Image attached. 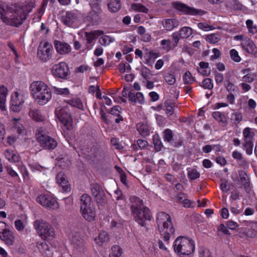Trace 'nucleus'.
I'll return each mask as SVG.
<instances>
[{
    "instance_id": "nucleus-52",
    "label": "nucleus",
    "mask_w": 257,
    "mask_h": 257,
    "mask_svg": "<svg viewBox=\"0 0 257 257\" xmlns=\"http://www.w3.org/2000/svg\"><path fill=\"white\" fill-rule=\"evenodd\" d=\"M213 117L217 121L220 122H225V117L220 112L215 111L212 114Z\"/></svg>"
},
{
    "instance_id": "nucleus-43",
    "label": "nucleus",
    "mask_w": 257,
    "mask_h": 257,
    "mask_svg": "<svg viewBox=\"0 0 257 257\" xmlns=\"http://www.w3.org/2000/svg\"><path fill=\"white\" fill-rule=\"evenodd\" d=\"M226 88L229 93H236L238 91L237 86L232 83L229 81H226V83L225 84Z\"/></svg>"
},
{
    "instance_id": "nucleus-56",
    "label": "nucleus",
    "mask_w": 257,
    "mask_h": 257,
    "mask_svg": "<svg viewBox=\"0 0 257 257\" xmlns=\"http://www.w3.org/2000/svg\"><path fill=\"white\" fill-rule=\"evenodd\" d=\"M161 44L163 46V49L167 51L171 49V42L170 40H162Z\"/></svg>"
},
{
    "instance_id": "nucleus-24",
    "label": "nucleus",
    "mask_w": 257,
    "mask_h": 257,
    "mask_svg": "<svg viewBox=\"0 0 257 257\" xmlns=\"http://www.w3.org/2000/svg\"><path fill=\"white\" fill-rule=\"evenodd\" d=\"M239 176L245 192L246 193H249L251 191V187L249 179L246 173L243 171H239Z\"/></svg>"
},
{
    "instance_id": "nucleus-5",
    "label": "nucleus",
    "mask_w": 257,
    "mask_h": 257,
    "mask_svg": "<svg viewBox=\"0 0 257 257\" xmlns=\"http://www.w3.org/2000/svg\"><path fill=\"white\" fill-rule=\"evenodd\" d=\"M174 249L179 255H189L194 250V242L192 239L180 236L176 239Z\"/></svg>"
},
{
    "instance_id": "nucleus-36",
    "label": "nucleus",
    "mask_w": 257,
    "mask_h": 257,
    "mask_svg": "<svg viewBox=\"0 0 257 257\" xmlns=\"http://www.w3.org/2000/svg\"><path fill=\"white\" fill-rule=\"evenodd\" d=\"M187 175L189 179L192 181L198 179L200 177V173L195 168H188Z\"/></svg>"
},
{
    "instance_id": "nucleus-49",
    "label": "nucleus",
    "mask_w": 257,
    "mask_h": 257,
    "mask_svg": "<svg viewBox=\"0 0 257 257\" xmlns=\"http://www.w3.org/2000/svg\"><path fill=\"white\" fill-rule=\"evenodd\" d=\"M112 252L110 254H114V256H120L122 252V248L117 245H113L111 247Z\"/></svg>"
},
{
    "instance_id": "nucleus-14",
    "label": "nucleus",
    "mask_w": 257,
    "mask_h": 257,
    "mask_svg": "<svg viewBox=\"0 0 257 257\" xmlns=\"http://www.w3.org/2000/svg\"><path fill=\"white\" fill-rule=\"evenodd\" d=\"M135 217V220L142 226H145V220H150L152 218L150 211L148 207H143L140 211L132 213Z\"/></svg>"
},
{
    "instance_id": "nucleus-10",
    "label": "nucleus",
    "mask_w": 257,
    "mask_h": 257,
    "mask_svg": "<svg viewBox=\"0 0 257 257\" xmlns=\"http://www.w3.org/2000/svg\"><path fill=\"white\" fill-rule=\"evenodd\" d=\"M37 201L45 207L51 209L59 208V204L55 199L49 194H41L37 198Z\"/></svg>"
},
{
    "instance_id": "nucleus-60",
    "label": "nucleus",
    "mask_w": 257,
    "mask_h": 257,
    "mask_svg": "<svg viewBox=\"0 0 257 257\" xmlns=\"http://www.w3.org/2000/svg\"><path fill=\"white\" fill-rule=\"evenodd\" d=\"M215 80L217 84H220L223 81V75L222 73H218L216 71H214Z\"/></svg>"
},
{
    "instance_id": "nucleus-38",
    "label": "nucleus",
    "mask_w": 257,
    "mask_h": 257,
    "mask_svg": "<svg viewBox=\"0 0 257 257\" xmlns=\"http://www.w3.org/2000/svg\"><path fill=\"white\" fill-rule=\"evenodd\" d=\"M254 133L251 131V129L249 127H245L243 131V136L244 137V141L248 140H252Z\"/></svg>"
},
{
    "instance_id": "nucleus-17",
    "label": "nucleus",
    "mask_w": 257,
    "mask_h": 257,
    "mask_svg": "<svg viewBox=\"0 0 257 257\" xmlns=\"http://www.w3.org/2000/svg\"><path fill=\"white\" fill-rule=\"evenodd\" d=\"M24 99L22 95L16 92L12 95L11 100V109L15 112H19L22 108Z\"/></svg>"
},
{
    "instance_id": "nucleus-40",
    "label": "nucleus",
    "mask_w": 257,
    "mask_h": 257,
    "mask_svg": "<svg viewBox=\"0 0 257 257\" xmlns=\"http://www.w3.org/2000/svg\"><path fill=\"white\" fill-rule=\"evenodd\" d=\"M114 39L111 38L109 36L104 35L101 37L99 39V43L102 46H106L109 45L110 43L113 42Z\"/></svg>"
},
{
    "instance_id": "nucleus-23",
    "label": "nucleus",
    "mask_w": 257,
    "mask_h": 257,
    "mask_svg": "<svg viewBox=\"0 0 257 257\" xmlns=\"http://www.w3.org/2000/svg\"><path fill=\"white\" fill-rule=\"evenodd\" d=\"M162 25L167 31H171L179 25V22L176 19H167L162 21Z\"/></svg>"
},
{
    "instance_id": "nucleus-29",
    "label": "nucleus",
    "mask_w": 257,
    "mask_h": 257,
    "mask_svg": "<svg viewBox=\"0 0 257 257\" xmlns=\"http://www.w3.org/2000/svg\"><path fill=\"white\" fill-rule=\"evenodd\" d=\"M7 88L4 85L0 86V108L3 110L5 107V102L7 95Z\"/></svg>"
},
{
    "instance_id": "nucleus-21",
    "label": "nucleus",
    "mask_w": 257,
    "mask_h": 257,
    "mask_svg": "<svg viewBox=\"0 0 257 257\" xmlns=\"http://www.w3.org/2000/svg\"><path fill=\"white\" fill-rule=\"evenodd\" d=\"M71 242L73 247L78 251H84L85 248V243L83 240L78 234H75L71 239Z\"/></svg>"
},
{
    "instance_id": "nucleus-26",
    "label": "nucleus",
    "mask_w": 257,
    "mask_h": 257,
    "mask_svg": "<svg viewBox=\"0 0 257 257\" xmlns=\"http://www.w3.org/2000/svg\"><path fill=\"white\" fill-rule=\"evenodd\" d=\"M56 180L58 184L62 186L64 191H67L69 189L67 184L68 181L66 179L65 175L63 173H59L56 176Z\"/></svg>"
},
{
    "instance_id": "nucleus-63",
    "label": "nucleus",
    "mask_w": 257,
    "mask_h": 257,
    "mask_svg": "<svg viewBox=\"0 0 257 257\" xmlns=\"http://www.w3.org/2000/svg\"><path fill=\"white\" fill-rule=\"evenodd\" d=\"M118 108L121 109L118 106H114L110 110L109 113L112 115L117 116L120 115V111L118 109Z\"/></svg>"
},
{
    "instance_id": "nucleus-61",
    "label": "nucleus",
    "mask_w": 257,
    "mask_h": 257,
    "mask_svg": "<svg viewBox=\"0 0 257 257\" xmlns=\"http://www.w3.org/2000/svg\"><path fill=\"white\" fill-rule=\"evenodd\" d=\"M220 188L222 191L225 192H227L229 190L230 188L227 180H225L221 182L220 184Z\"/></svg>"
},
{
    "instance_id": "nucleus-35",
    "label": "nucleus",
    "mask_w": 257,
    "mask_h": 257,
    "mask_svg": "<svg viewBox=\"0 0 257 257\" xmlns=\"http://www.w3.org/2000/svg\"><path fill=\"white\" fill-rule=\"evenodd\" d=\"M109 240V237L108 233L104 231H101L99 232L98 237L95 239L97 243L108 242Z\"/></svg>"
},
{
    "instance_id": "nucleus-53",
    "label": "nucleus",
    "mask_w": 257,
    "mask_h": 257,
    "mask_svg": "<svg viewBox=\"0 0 257 257\" xmlns=\"http://www.w3.org/2000/svg\"><path fill=\"white\" fill-rule=\"evenodd\" d=\"M230 55L232 60L235 62H239L241 60L240 56L238 55L237 51L235 49H231L230 51Z\"/></svg>"
},
{
    "instance_id": "nucleus-47",
    "label": "nucleus",
    "mask_w": 257,
    "mask_h": 257,
    "mask_svg": "<svg viewBox=\"0 0 257 257\" xmlns=\"http://www.w3.org/2000/svg\"><path fill=\"white\" fill-rule=\"evenodd\" d=\"M204 89L211 90L213 87L212 80L211 78H207L203 80L201 85Z\"/></svg>"
},
{
    "instance_id": "nucleus-7",
    "label": "nucleus",
    "mask_w": 257,
    "mask_h": 257,
    "mask_svg": "<svg viewBox=\"0 0 257 257\" xmlns=\"http://www.w3.org/2000/svg\"><path fill=\"white\" fill-rule=\"evenodd\" d=\"M53 51L51 44L48 42H41L38 48V57L41 61L47 62L52 58Z\"/></svg>"
},
{
    "instance_id": "nucleus-16",
    "label": "nucleus",
    "mask_w": 257,
    "mask_h": 257,
    "mask_svg": "<svg viewBox=\"0 0 257 257\" xmlns=\"http://www.w3.org/2000/svg\"><path fill=\"white\" fill-rule=\"evenodd\" d=\"M78 20L77 13L73 11H67L61 17L62 22L69 27H74Z\"/></svg>"
},
{
    "instance_id": "nucleus-32",
    "label": "nucleus",
    "mask_w": 257,
    "mask_h": 257,
    "mask_svg": "<svg viewBox=\"0 0 257 257\" xmlns=\"http://www.w3.org/2000/svg\"><path fill=\"white\" fill-rule=\"evenodd\" d=\"M29 113L31 117L36 121H43L44 120V117L38 109H32L30 111Z\"/></svg>"
},
{
    "instance_id": "nucleus-39",
    "label": "nucleus",
    "mask_w": 257,
    "mask_h": 257,
    "mask_svg": "<svg viewBox=\"0 0 257 257\" xmlns=\"http://www.w3.org/2000/svg\"><path fill=\"white\" fill-rule=\"evenodd\" d=\"M243 147L245 150L246 153L248 155H250L251 154H252L253 147V140H248L247 141H244Z\"/></svg>"
},
{
    "instance_id": "nucleus-27",
    "label": "nucleus",
    "mask_w": 257,
    "mask_h": 257,
    "mask_svg": "<svg viewBox=\"0 0 257 257\" xmlns=\"http://www.w3.org/2000/svg\"><path fill=\"white\" fill-rule=\"evenodd\" d=\"M103 34L102 31H93L90 33L86 32L85 34L86 38L87 47H88V44H90L94 40H95L97 37Z\"/></svg>"
},
{
    "instance_id": "nucleus-41",
    "label": "nucleus",
    "mask_w": 257,
    "mask_h": 257,
    "mask_svg": "<svg viewBox=\"0 0 257 257\" xmlns=\"http://www.w3.org/2000/svg\"><path fill=\"white\" fill-rule=\"evenodd\" d=\"M132 8L136 11L146 14L148 13L149 11L148 9L141 4H133L132 5Z\"/></svg>"
},
{
    "instance_id": "nucleus-46",
    "label": "nucleus",
    "mask_w": 257,
    "mask_h": 257,
    "mask_svg": "<svg viewBox=\"0 0 257 257\" xmlns=\"http://www.w3.org/2000/svg\"><path fill=\"white\" fill-rule=\"evenodd\" d=\"M141 74L146 81L150 79L153 76L150 70L146 67L142 68Z\"/></svg>"
},
{
    "instance_id": "nucleus-25",
    "label": "nucleus",
    "mask_w": 257,
    "mask_h": 257,
    "mask_svg": "<svg viewBox=\"0 0 257 257\" xmlns=\"http://www.w3.org/2000/svg\"><path fill=\"white\" fill-rule=\"evenodd\" d=\"M4 155L6 159L12 163L18 162L21 159L19 154L11 150H6L4 152Z\"/></svg>"
},
{
    "instance_id": "nucleus-15",
    "label": "nucleus",
    "mask_w": 257,
    "mask_h": 257,
    "mask_svg": "<svg viewBox=\"0 0 257 257\" xmlns=\"http://www.w3.org/2000/svg\"><path fill=\"white\" fill-rule=\"evenodd\" d=\"M91 190L92 195L98 204H103L106 203L105 194L98 184L94 183L91 184Z\"/></svg>"
},
{
    "instance_id": "nucleus-42",
    "label": "nucleus",
    "mask_w": 257,
    "mask_h": 257,
    "mask_svg": "<svg viewBox=\"0 0 257 257\" xmlns=\"http://www.w3.org/2000/svg\"><path fill=\"white\" fill-rule=\"evenodd\" d=\"M246 25L249 33L253 35L257 33V26L253 25V21L251 20H247L246 21Z\"/></svg>"
},
{
    "instance_id": "nucleus-22",
    "label": "nucleus",
    "mask_w": 257,
    "mask_h": 257,
    "mask_svg": "<svg viewBox=\"0 0 257 257\" xmlns=\"http://www.w3.org/2000/svg\"><path fill=\"white\" fill-rule=\"evenodd\" d=\"M83 217L88 221H92L95 217V211L93 206L85 208L84 210H80Z\"/></svg>"
},
{
    "instance_id": "nucleus-30",
    "label": "nucleus",
    "mask_w": 257,
    "mask_h": 257,
    "mask_svg": "<svg viewBox=\"0 0 257 257\" xmlns=\"http://www.w3.org/2000/svg\"><path fill=\"white\" fill-rule=\"evenodd\" d=\"M107 7L111 12H117L120 9V2L119 0H109Z\"/></svg>"
},
{
    "instance_id": "nucleus-58",
    "label": "nucleus",
    "mask_w": 257,
    "mask_h": 257,
    "mask_svg": "<svg viewBox=\"0 0 257 257\" xmlns=\"http://www.w3.org/2000/svg\"><path fill=\"white\" fill-rule=\"evenodd\" d=\"M255 76L256 75L253 73H247L242 77V79L245 82L251 83L254 81Z\"/></svg>"
},
{
    "instance_id": "nucleus-48",
    "label": "nucleus",
    "mask_w": 257,
    "mask_h": 257,
    "mask_svg": "<svg viewBox=\"0 0 257 257\" xmlns=\"http://www.w3.org/2000/svg\"><path fill=\"white\" fill-rule=\"evenodd\" d=\"M164 140L167 142H170L173 139V133L170 129H166L163 132Z\"/></svg>"
},
{
    "instance_id": "nucleus-55",
    "label": "nucleus",
    "mask_w": 257,
    "mask_h": 257,
    "mask_svg": "<svg viewBox=\"0 0 257 257\" xmlns=\"http://www.w3.org/2000/svg\"><path fill=\"white\" fill-rule=\"evenodd\" d=\"M166 82L169 85H173L176 81V79L174 75L168 73L165 76Z\"/></svg>"
},
{
    "instance_id": "nucleus-20",
    "label": "nucleus",
    "mask_w": 257,
    "mask_h": 257,
    "mask_svg": "<svg viewBox=\"0 0 257 257\" xmlns=\"http://www.w3.org/2000/svg\"><path fill=\"white\" fill-rule=\"evenodd\" d=\"M130 200L131 201L130 208L132 213H135L143 209V202L140 198L136 196H132L130 197Z\"/></svg>"
},
{
    "instance_id": "nucleus-54",
    "label": "nucleus",
    "mask_w": 257,
    "mask_h": 257,
    "mask_svg": "<svg viewBox=\"0 0 257 257\" xmlns=\"http://www.w3.org/2000/svg\"><path fill=\"white\" fill-rule=\"evenodd\" d=\"M54 92L57 94H68L69 93V89L67 88H60L55 86L53 87Z\"/></svg>"
},
{
    "instance_id": "nucleus-13",
    "label": "nucleus",
    "mask_w": 257,
    "mask_h": 257,
    "mask_svg": "<svg viewBox=\"0 0 257 257\" xmlns=\"http://www.w3.org/2000/svg\"><path fill=\"white\" fill-rule=\"evenodd\" d=\"M52 71L55 76L62 79H66L69 73L67 64L63 62L54 65L52 68Z\"/></svg>"
},
{
    "instance_id": "nucleus-3",
    "label": "nucleus",
    "mask_w": 257,
    "mask_h": 257,
    "mask_svg": "<svg viewBox=\"0 0 257 257\" xmlns=\"http://www.w3.org/2000/svg\"><path fill=\"white\" fill-rule=\"evenodd\" d=\"M156 222L159 231L163 235L164 240L168 241L170 235L175 232L171 216L166 212H159L157 215Z\"/></svg>"
},
{
    "instance_id": "nucleus-11",
    "label": "nucleus",
    "mask_w": 257,
    "mask_h": 257,
    "mask_svg": "<svg viewBox=\"0 0 257 257\" xmlns=\"http://www.w3.org/2000/svg\"><path fill=\"white\" fill-rule=\"evenodd\" d=\"M91 11L89 13L88 17L94 23H98L100 20V15L102 12L101 5L96 1H91L89 3Z\"/></svg>"
},
{
    "instance_id": "nucleus-64",
    "label": "nucleus",
    "mask_w": 257,
    "mask_h": 257,
    "mask_svg": "<svg viewBox=\"0 0 257 257\" xmlns=\"http://www.w3.org/2000/svg\"><path fill=\"white\" fill-rule=\"evenodd\" d=\"M37 246L41 253H43L49 247L48 245L46 242L39 243Z\"/></svg>"
},
{
    "instance_id": "nucleus-19",
    "label": "nucleus",
    "mask_w": 257,
    "mask_h": 257,
    "mask_svg": "<svg viewBox=\"0 0 257 257\" xmlns=\"http://www.w3.org/2000/svg\"><path fill=\"white\" fill-rule=\"evenodd\" d=\"M54 45L57 53L60 55H66L71 51V46L66 43L55 40Z\"/></svg>"
},
{
    "instance_id": "nucleus-2",
    "label": "nucleus",
    "mask_w": 257,
    "mask_h": 257,
    "mask_svg": "<svg viewBox=\"0 0 257 257\" xmlns=\"http://www.w3.org/2000/svg\"><path fill=\"white\" fill-rule=\"evenodd\" d=\"M30 89L33 97L40 105L47 103L51 98V91L42 81H35L31 83Z\"/></svg>"
},
{
    "instance_id": "nucleus-62",
    "label": "nucleus",
    "mask_w": 257,
    "mask_h": 257,
    "mask_svg": "<svg viewBox=\"0 0 257 257\" xmlns=\"http://www.w3.org/2000/svg\"><path fill=\"white\" fill-rule=\"evenodd\" d=\"M14 129L15 131L19 134H24L26 133V130L24 126L21 124H16Z\"/></svg>"
},
{
    "instance_id": "nucleus-33",
    "label": "nucleus",
    "mask_w": 257,
    "mask_h": 257,
    "mask_svg": "<svg viewBox=\"0 0 257 257\" xmlns=\"http://www.w3.org/2000/svg\"><path fill=\"white\" fill-rule=\"evenodd\" d=\"M137 130L143 136H148L150 134L149 127L145 124L139 123L137 125Z\"/></svg>"
},
{
    "instance_id": "nucleus-50",
    "label": "nucleus",
    "mask_w": 257,
    "mask_h": 257,
    "mask_svg": "<svg viewBox=\"0 0 257 257\" xmlns=\"http://www.w3.org/2000/svg\"><path fill=\"white\" fill-rule=\"evenodd\" d=\"M15 226L19 231H22L26 226V223L20 219H17L15 221Z\"/></svg>"
},
{
    "instance_id": "nucleus-57",
    "label": "nucleus",
    "mask_w": 257,
    "mask_h": 257,
    "mask_svg": "<svg viewBox=\"0 0 257 257\" xmlns=\"http://www.w3.org/2000/svg\"><path fill=\"white\" fill-rule=\"evenodd\" d=\"M183 80L186 84L191 83L194 81V79L189 71H187L185 73L183 76Z\"/></svg>"
},
{
    "instance_id": "nucleus-4",
    "label": "nucleus",
    "mask_w": 257,
    "mask_h": 257,
    "mask_svg": "<svg viewBox=\"0 0 257 257\" xmlns=\"http://www.w3.org/2000/svg\"><path fill=\"white\" fill-rule=\"evenodd\" d=\"M34 226L37 233L44 240H51L56 236L54 228L44 220H36L34 223Z\"/></svg>"
},
{
    "instance_id": "nucleus-9",
    "label": "nucleus",
    "mask_w": 257,
    "mask_h": 257,
    "mask_svg": "<svg viewBox=\"0 0 257 257\" xmlns=\"http://www.w3.org/2000/svg\"><path fill=\"white\" fill-rule=\"evenodd\" d=\"M7 224L0 222V238L8 245H13L15 242V236L13 231L6 228Z\"/></svg>"
},
{
    "instance_id": "nucleus-28",
    "label": "nucleus",
    "mask_w": 257,
    "mask_h": 257,
    "mask_svg": "<svg viewBox=\"0 0 257 257\" xmlns=\"http://www.w3.org/2000/svg\"><path fill=\"white\" fill-rule=\"evenodd\" d=\"M91 197L86 194H83L80 199V210H84L85 208L91 207Z\"/></svg>"
},
{
    "instance_id": "nucleus-12",
    "label": "nucleus",
    "mask_w": 257,
    "mask_h": 257,
    "mask_svg": "<svg viewBox=\"0 0 257 257\" xmlns=\"http://www.w3.org/2000/svg\"><path fill=\"white\" fill-rule=\"evenodd\" d=\"M174 8L176 10L182 12L184 14L190 15H199L202 16L206 13V12L200 9H196L195 8L188 7L186 5L180 2H176L173 4Z\"/></svg>"
},
{
    "instance_id": "nucleus-34",
    "label": "nucleus",
    "mask_w": 257,
    "mask_h": 257,
    "mask_svg": "<svg viewBox=\"0 0 257 257\" xmlns=\"http://www.w3.org/2000/svg\"><path fill=\"white\" fill-rule=\"evenodd\" d=\"M192 34V29L188 27H183L179 31L180 37L182 39H187L189 38Z\"/></svg>"
},
{
    "instance_id": "nucleus-1",
    "label": "nucleus",
    "mask_w": 257,
    "mask_h": 257,
    "mask_svg": "<svg viewBox=\"0 0 257 257\" xmlns=\"http://www.w3.org/2000/svg\"><path fill=\"white\" fill-rule=\"evenodd\" d=\"M32 1L23 5L18 4L0 5V15L2 21L8 25L18 27L23 24L34 7Z\"/></svg>"
},
{
    "instance_id": "nucleus-51",
    "label": "nucleus",
    "mask_w": 257,
    "mask_h": 257,
    "mask_svg": "<svg viewBox=\"0 0 257 257\" xmlns=\"http://www.w3.org/2000/svg\"><path fill=\"white\" fill-rule=\"evenodd\" d=\"M242 119V115L240 112L233 113L231 115V119L235 122V123H239Z\"/></svg>"
},
{
    "instance_id": "nucleus-8",
    "label": "nucleus",
    "mask_w": 257,
    "mask_h": 257,
    "mask_svg": "<svg viewBox=\"0 0 257 257\" xmlns=\"http://www.w3.org/2000/svg\"><path fill=\"white\" fill-rule=\"evenodd\" d=\"M37 140L41 146L45 149L54 150L57 146L56 140L48 136L44 132H41L36 135Z\"/></svg>"
},
{
    "instance_id": "nucleus-45",
    "label": "nucleus",
    "mask_w": 257,
    "mask_h": 257,
    "mask_svg": "<svg viewBox=\"0 0 257 257\" xmlns=\"http://www.w3.org/2000/svg\"><path fill=\"white\" fill-rule=\"evenodd\" d=\"M153 142L156 151L158 152L161 151L163 147V144L158 136L153 137Z\"/></svg>"
},
{
    "instance_id": "nucleus-18",
    "label": "nucleus",
    "mask_w": 257,
    "mask_h": 257,
    "mask_svg": "<svg viewBox=\"0 0 257 257\" xmlns=\"http://www.w3.org/2000/svg\"><path fill=\"white\" fill-rule=\"evenodd\" d=\"M242 49L248 54L253 56L257 54V48L253 42L248 38L245 37L240 44Z\"/></svg>"
},
{
    "instance_id": "nucleus-44",
    "label": "nucleus",
    "mask_w": 257,
    "mask_h": 257,
    "mask_svg": "<svg viewBox=\"0 0 257 257\" xmlns=\"http://www.w3.org/2000/svg\"><path fill=\"white\" fill-rule=\"evenodd\" d=\"M68 104L73 107H75L77 108L83 109V105L79 99L76 98L72 100H69L68 101Z\"/></svg>"
},
{
    "instance_id": "nucleus-6",
    "label": "nucleus",
    "mask_w": 257,
    "mask_h": 257,
    "mask_svg": "<svg viewBox=\"0 0 257 257\" xmlns=\"http://www.w3.org/2000/svg\"><path fill=\"white\" fill-rule=\"evenodd\" d=\"M55 113L59 120L66 126L68 130L72 129V118L67 107H57L55 109Z\"/></svg>"
},
{
    "instance_id": "nucleus-59",
    "label": "nucleus",
    "mask_w": 257,
    "mask_h": 257,
    "mask_svg": "<svg viewBox=\"0 0 257 257\" xmlns=\"http://www.w3.org/2000/svg\"><path fill=\"white\" fill-rule=\"evenodd\" d=\"M198 27L199 29L203 31H207L208 30H213L214 29V27L211 25H209L204 23H199Z\"/></svg>"
},
{
    "instance_id": "nucleus-37",
    "label": "nucleus",
    "mask_w": 257,
    "mask_h": 257,
    "mask_svg": "<svg viewBox=\"0 0 257 257\" xmlns=\"http://www.w3.org/2000/svg\"><path fill=\"white\" fill-rule=\"evenodd\" d=\"M206 40L210 43H216L220 40V35L218 33L208 35L206 36Z\"/></svg>"
},
{
    "instance_id": "nucleus-31",
    "label": "nucleus",
    "mask_w": 257,
    "mask_h": 257,
    "mask_svg": "<svg viewBox=\"0 0 257 257\" xmlns=\"http://www.w3.org/2000/svg\"><path fill=\"white\" fill-rule=\"evenodd\" d=\"M226 7L234 11L241 10L243 5L238 0H228Z\"/></svg>"
}]
</instances>
